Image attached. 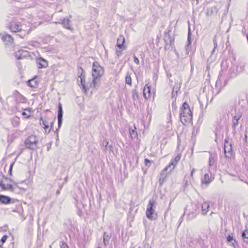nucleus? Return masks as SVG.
<instances>
[{
	"label": "nucleus",
	"mask_w": 248,
	"mask_h": 248,
	"mask_svg": "<svg viewBox=\"0 0 248 248\" xmlns=\"http://www.w3.org/2000/svg\"><path fill=\"white\" fill-rule=\"evenodd\" d=\"M132 98L133 100H135L137 99H139V96L138 93L136 89H133L132 91Z\"/></svg>",
	"instance_id": "obj_32"
},
{
	"label": "nucleus",
	"mask_w": 248,
	"mask_h": 248,
	"mask_svg": "<svg viewBox=\"0 0 248 248\" xmlns=\"http://www.w3.org/2000/svg\"><path fill=\"white\" fill-rule=\"evenodd\" d=\"M224 151L226 158H231L232 157V145L227 139L225 140Z\"/></svg>",
	"instance_id": "obj_8"
},
{
	"label": "nucleus",
	"mask_w": 248,
	"mask_h": 248,
	"mask_svg": "<svg viewBox=\"0 0 248 248\" xmlns=\"http://www.w3.org/2000/svg\"><path fill=\"white\" fill-rule=\"evenodd\" d=\"M0 187H1L3 190H9L11 191H14V187L11 184H7L5 186L3 183L2 181H1L0 182Z\"/></svg>",
	"instance_id": "obj_23"
},
{
	"label": "nucleus",
	"mask_w": 248,
	"mask_h": 248,
	"mask_svg": "<svg viewBox=\"0 0 248 248\" xmlns=\"http://www.w3.org/2000/svg\"><path fill=\"white\" fill-rule=\"evenodd\" d=\"M81 76L82 74L78 76V78L80 79V83L82 86V89L85 92L89 90L90 88L95 89L99 87L100 83V77H93V78L92 82L89 85H86Z\"/></svg>",
	"instance_id": "obj_3"
},
{
	"label": "nucleus",
	"mask_w": 248,
	"mask_h": 248,
	"mask_svg": "<svg viewBox=\"0 0 248 248\" xmlns=\"http://www.w3.org/2000/svg\"><path fill=\"white\" fill-rule=\"evenodd\" d=\"M25 110H28V111H29V112H30V108L26 109Z\"/></svg>",
	"instance_id": "obj_53"
},
{
	"label": "nucleus",
	"mask_w": 248,
	"mask_h": 248,
	"mask_svg": "<svg viewBox=\"0 0 248 248\" xmlns=\"http://www.w3.org/2000/svg\"><path fill=\"white\" fill-rule=\"evenodd\" d=\"M217 37L215 35L214 38H213V45H214V48L213 49V50L211 52L212 54H213V53L215 52V50L216 49V48L217 47Z\"/></svg>",
	"instance_id": "obj_34"
},
{
	"label": "nucleus",
	"mask_w": 248,
	"mask_h": 248,
	"mask_svg": "<svg viewBox=\"0 0 248 248\" xmlns=\"http://www.w3.org/2000/svg\"><path fill=\"white\" fill-rule=\"evenodd\" d=\"M15 56L16 58L18 60L23 59L30 56L29 52L21 49L15 52Z\"/></svg>",
	"instance_id": "obj_12"
},
{
	"label": "nucleus",
	"mask_w": 248,
	"mask_h": 248,
	"mask_svg": "<svg viewBox=\"0 0 248 248\" xmlns=\"http://www.w3.org/2000/svg\"><path fill=\"white\" fill-rule=\"evenodd\" d=\"M38 82L37 80V78H33L27 81V84L31 87L35 88L37 87Z\"/></svg>",
	"instance_id": "obj_25"
},
{
	"label": "nucleus",
	"mask_w": 248,
	"mask_h": 248,
	"mask_svg": "<svg viewBox=\"0 0 248 248\" xmlns=\"http://www.w3.org/2000/svg\"><path fill=\"white\" fill-rule=\"evenodd\" d=\"M103 241H104V243L105 245H107L106 242H107V241H108V240L107 239L106 237H104Z\"/></svg>",
	"instance_id": "obj_49"
},
{
	"label": "nucleus",
	"mask_w": 248,
	"mask_h": 248,
	"mask_svg": "<svg viewBox=\"0 0 248 248\" xmlns=\"http://www.w3.org/2000/svg\"><path fill=\"white\" fill-rule=\"evenodd\" d=\"M49 124V123L48 122L46 124H45L44 126H42L44 128V129L45 130L46 134H47V129L49 127V125H48Z\"/></svg>",
	"instance_id": "obj_42"
},
{
	"label": "nucleus",
	"mask_w": 248,
	"mask_h": 248,
	"mask_svg": "<svg viewBox=\"0 0 248 248\" xmlns=\"http://www.w3.org/2000/svg\"><path fill=\"white\" fill-rule=\"evenodd\" d=\"M136 127L134 126V129L129 128V134L132 139H136L138 137L137 132L135 131Z\"/></svg>",
	"instance_id": "obj_26"
},
{
	"label": "nucleus",
	"mask_w": 248,
	"mask_h": 248,
	"mask_svg": "<svg viewBox=\"0 0 248 248\" xmlns=\"http://www.w3.org/2000/svg\"><path fill=\"white\" fill-rule=\"evenodd\" d=\"M124 37L123 35H120L117 39L116 46L120 49H125V46L124 45Z\"/></svg>",
	"instance_id": "obj_18"
},
{
	"label": "nucleus",
	"mask_w": 248,
	"mask_h": 248,
	"mask_svg": "<svg viewBox=\"0 0 248 248\" xmlns=\"http://www.w3.org/2000/svg\"><path fill=\"white\" fill-rule=\"evenodd\" d=\"M50 148V145L49 146H48L47 148V151H49V149Z\"/></svg>",
	"instance_id": "obj_52"
},
{
	"label": "nucleus",
	"mask_w": 248,
	"mask_h": 248,
	"mask_svg": "<svg viewBox=\"0 0 248 248\" xmlns=\"http://www.w3.org/2000/svg\"><path fill=\"white\" fill-rule=\"evenodd\" d=\"M180 84L178 83H175V85L173 86L171 96L172 98H176L177 96L178 92L180 90Z\"/></svg>",
	"instance_id": "obj_20"
},
{
	"label": "nucleus",
	"mask_w": 248,
	"mask_h": 248,
	"mask_svg": "<svg viewBox=\"0 0 248 248\" xmlns=\"http://www.w3.org/2000/svg\"><path fill=\"white\" fill-rule=\"evenodd\" d=\"M245 64L244 63H240L237 67L236 72L241 73L244 70Z\"/></svg>",
	"instance_id": "obj_31"
},
{
	"label": "nucleus",
	"mask_w": 248,
	"mask_h": 248,
	"mask_svg": "<svg viewBox=\"0 0 248 248\" xmlns=\"http://www.w3.org/2000/svg\"><path fill=\"white\" fill-rule=\"evenodd\" d=\"M245 140L246 141L248 140V136L247 134H245Z\"/></svg>",
	"instance_id": "obj_50"
},
{
	"label": "nucleus",
	"mask_w": 248,
	"mask_h": 248,
	"mask_svg": "<svg viewBox=\"0 0 248 248\" xmlns=\"http://www.w3.org/2000/svg\"><path fill=\"white\" fill-rule=\"evenodd\" d=\"M200 207L195 203H190L187 205L184 209V215L187 216V220H191L196 217L199 213Z\"/></svg>",
	"instance_id": "obj_2"
},
{
	"label": "nucleus",
	"mask_w": 248,
	"mask_h": 248,
	"mask_svg": "<svg viewBox=\"0 0 248 248\" xmlns=\"http://www.w3.org/2000/svg\"><path fill=\"white\" fill-rule=\"evenodd\" d=\"M209 203L208 202H204L202 205V213L204 216L206 215L209 208Z\"/></svg>",
	"instance_id": "obj_22"
},
{
	"label": "nucleus",
	"mask_w": 248,
	"mask_h": 248,
	"mask_svg": "<svg viewBox=\"0 0 248 248\" xmlns=\"http://www.w3.org/2000/svg\"><path fill=\"white\" fill-rule=\"evenodd\" d=\"M80 70H81V71H82V72H83V69H82V68L81 67H80Z\"/></svg>",
	"instance_id": "obj_56"
},
{
	"label": "nucleus",
	"mask_w": 248,
	"mask_h": 248,
	"mask_svg": "<svg viewBox=\"0 0 248 248\" xmlns=\"http://www.w3.org/2000/svg\"><path fill=\"white\" fill-rule=\"evenodd\" d=\"M185 215H184V214H183V215L179 218V221H178V227H179L180 226L181 224L182 223V222L183 221V218H184V217Z\"/></svg>",
	"instance_id": "obj_40"
},
{
	"label": "nucleus",
	"mask_w": 248,
	"mask_h": 248,
	"mask_svg": "<svg viewBox=\"0 0 248 248\" xmlns=\"http://www.w3.org/2000/svg\"><path fill=\"white\" fill-rule=\"evenodd\" d=\"M242 237L244 241L248 244V231L245 230L242 233Z\"/></svg>",
	"instance_id": "obj_30"
},
{
	"label": "nucleus",
	"mask_w": 248,
	"mask_h": 248,
	"mask_svg": "<svg viewBox=\"0 0 248 248\" xmlns=\"http://www.w3.org/2000/svg\"><path fill=\"white\" fill-rule=\"evenodd\" d=\"M218 82V80H217V84Z\"/></svg>",
	"instance_id": "obj_59"
},
{
	"label": "nucleus",
	"mask_w": 248,
	"mask_h": 248,
	"mask_svg": "<svg viewBox=\"0 0 248 248\" xmlns=\"http://www.w3.org/2000/svg\"><path fill=\"white\" fill-rule=\"evenodd\" d=\"M12 124L14 127H16L19 125L20 124L19 118L17 117L13 118L12 120Z\"/></svg>",
	"instance_id": "obj_28"
},
{
	"label": "nucleus",
	"mask_w": 248,
	"mask_h": 248,
	"mask_svg": "<svg viewBox=\"0 0 248 248\" xmlns=\"http://www.w3.org/2000/svg\"><path fill=\"white\" fill-rule=\"evenodd\" d=\"M181 157L180 155H176L174 159H172L170 164L168 166H170V169L169 170V172H171L175 168L177 162L180 160Z\"/></svg>",
	"instance_id": "obj_17"
},
{
	"label": "nucleus",
	"mask_w": 248,
	"mask_h": 248,
	"mask_svg": "<svg viewBox=\"0 0 248 248\" xmlns=\"http://www.w3.org/2000/svg\"><path fill=\"white\" fill-rule=\"evenodd\" d=\"M36 63L39 68H46L48 66L47 61L42 57L37 59Z\"/></svg>",
	"instance_id": "obj_16"
},
{
	"label": "nucleus",
	"mask_w": 248,
	"mask_h": 248,
	"mask_svg": "<svg viewBox=\"0 0 248 248\" xmlns=\"http://www.w3.org/2000/svg\"><path fill=\"white\" fill-rule=\"evenodd\" d=\"M191 44V32L189 25H188V31L187 33V42L185 46V50L186 54H188L190 51L189 46Z\"/></svg>",
	"instance_id": "obj_14"
},
{
	"label": "nucleus",
	"mask_w": 248,
	"mask_h": 248,
	"mask_svg": "<svg viewBox=\"0 0 248 248\" xmlns=\"http://www.w3.org/2000/svg\"><path fill=\"white\" fill-rule=\"evenodd\" d=\"M152 163V161L149 160L148 158L144 159V164H145V166H146L148 168L151 166Z\"/></svg>",
	"instance_id": "obj_35"
},
{
	"label": "nucleus",
	"mask_w": 248,
	"mask_h": 248,
	"mask_svg": "<svg viewBox=\"0 0 248 248\" xmlns=\"http://www.w3.org/2000/svg\"><path fill=\"white\" fill-rule=\"evenodd\" d=\"M60 189H58V190H57V191H56V194H57V195H58V194H60Z\"/></svg>",
	"instance_id": "obj_51"
},
{
	"label": "nucleus",
	"mask_w": 248,
	"mask_h": 248,
	"mask_svg": "<svg viewBox=\"0 0 248 248\" xmlns=\"http://www.w3.org/2000/svg\"><path fill=\"white\" fill-rule=\"evenodd\" d=\"M170 31L171 30L170 27H168L165 31L163 39L165 42L164 49L166 50L170 49L174 45V38L173 36H170Z\"/></svg>",
	"instance_id": "obj_4"
},
{
	"label": "nucleus",
	"mask_w": 248,
	"mask_h": 248,
	"mask_svg": "<svg viewBox=\"0 0 248 248\" xmlns=\"http://www.w3.org/2000/svg\"><path fill=\"white\" fill-rule=\"evenodd\" d=\"M11 198L6 195H0V203L8 204L11 203Z\"/></svg>",
	"instance_id": "obj_19"
},
{
	"label": "nucleus",
	"mask_w": 248,
	"mask_h": 248,
	"mask_svg": "<svg viewBox=\"0 0 248 248\" xmlns=\"http://www.w3.org/2000/svg\"><path fill=\"white\" fill-rule=\"evenodd\" d=\"M170 169V166H167L161 172L159 178V183L160 186H162L166 181L168 173H170L169 172Z\"/></svg>",
	"instance_id": "obj_9"
},
{
	"label": "nucleus",
	"mask_w": 248,
	"mask_h": 248,
	"mask_svg": "<svg viewBox=\"0 0 248 248\" xmlns=\"http://www.w3.org/2000/svg\"><path fill=\"white\" fill-rule=\"evenodd\" d=\"M155 204V202L154 200H150L146 211L147 217L152 220L156 219L157 217V215L153 208Z\"/></svg>",
	"instance_id": "obj_6"
},
{
	"label": "nucleus",
	"mask_w": 248,
	"mask_h": 248,
	"mask_svg": "<svg viewBox=\"0 0 248 248\" xmlns=\"http://www.w3.org/2000/svg\"><path fill=\"white\" fill-rule=\"evenodd\" d=\"M147 90V92L150 93V91H151V86L150 85H149L148 84H146L144 88V89H143V96L144 97V98L145 99L147 98V96H146V90Z\"/></svg>",
	"instance_id": "obj_29"
},
{
	"label": "nucleus",
	"mask_w": 248,
	"mask_h": 248,
	"mask_svg": "<svg viewBox=\"0 0 248 248\" xmlns=\"http://www.w3.org/2000/svg\"><path fill=\"white\" fill-rule=\"evenodd\" d=\"M172 107H173L174 106H175V104H174V102H173L172 104Z\"/></svg>",
	"instance_id": "obj_54"
},
{
	"label": "nucleus",
	"mask_w": 248,
	"mask_h": 248,
	"mask_svg": "<svg viewBox=\"0 0 248 248\" xmlns=\"http://www.w3.org/2000/svg\"><path fill=\"white\" fill-rule=\"evenodd\" d=\"M7 238V236L6 235L2 236V237L1 238V240H0L1 244H3L4 243H5Z\"/></svg>",
	"instance_id": "obj_43"
},
{
	"label": "nucleus",
	"mask_w": 248,
	"mask_h": 248,
	"mask_svg": "<svg viewBox=\"0 0 248 248\" xmlns=\"http://www.w3.org/2000/svg\"><path fill=\"white\" fill-rule=\"evenodd\" d=\"M47 123L48 122L46 120H44L42 117H40L39 123L41 126H43Z\"/></svg>",
	"instance_id": "obj_36"
},
{
	"label": "nucleus",
	"mask_w": 248,
	"mask_h": 248,
	"mask_svg": "<svg viewBox=\"0 0 248 248\" xmlns=\"http://www.w3.org/2000/svg\"><path fill=\"white\" fill-rule=\"evenodd\" d=\"M133 58L134 62L137 64H139V59L135 55H134Z\"/></svg>",
	"instance_id": "obj_44"
},
{
	"label": "nucleus",
	"mask_w": 248,
	"mask_h": 248,
	"mask_svg": "<svg viewBox=\"0 0 248 248\" xmlns=\"http://www.w3.org/2000/svg\"><path fill=\"white\" fill-rule=\"evenodd\" d=\"M215 162V161L214 156L212 155H210L209 157L208 165L210 167H212L214 165Z\"/></svg>",
	"instance_id": "obj_33"
},
{
	"label": "nucleus",
	"mask_w": 248,
	"mask_h": 248,
	"mask_svg": "<svg viewBox=\"0 0 248 248\" xmlns=\"http://www.w3.org/2000/svg\"><path fill=\"white\" fill-rule=\"evenodd\" d=\"M212 180L213 179H212L211 176H209L208 173H205L204 178L202 179V183L205 185H208L211 183Z\"/></svg>",
	"instance_id": "obj_24"
},
{
	"label": "nucleus",
	"mask_w": 248,
	"mask_h": 248,
	"mask_svg": "<svg viewBox=\"0 0 248 248\" xmlns=\"http://www.w3.org/2000/svg\"><path fill=\"white\" fill-rule=\"evenodd\" d=\"M125 83L126 84H127L128 85H129L130 86H131L132 79L131 78V74L129 72H127L126 73V76L125 78Z\"/></svg>",
	"instance_id": "obj_27"
},
{
	"label": "nucleus",
	"mask_w": 248,
	"mask_h": 248,
	"mask_svg": "<svg viewBox=\"0 0 248 248\" xmlns=\"http://www.w3.org/2000/svg\"><path fill=\"white\" fill-rule=\"evenodd\" d=\"M121 52H122V51H121V50H116V55H117L118 56H119L120 55H121Z\"/></svg>",
	"instance_id": "obj_48"
},
{
	"label": "nucleus",
	"mask_w": 248,
	"mask_h": 248,
	"mask_svg": "<svg viewBox=\"0 0 248 248\" xmlns=\"http://www.w3.org/2000/svg\"><path fill=\"white\" fill-rule=\"evenodd\" d=\"M62 117H63V110L62 108V105L61 103L58 104V129L56 130V132L58 130L62 124Z\"/></svg>",
	"instance_id": "obj_11"
},
{
	"label": "nucleus",
	"mask_w": 248,
	"mask_h": 248,
	"mask_svg": "<svg viewBox=\"0 0 248 248\" xmlns=\"http://www.w3.org/2000/svg\"><path fill=\"white\" fill-rule=\"evenodd\" d=\"M59 23L62 25L63 27L65 29L70 31L72 30L71 26L70 25V20L68 18L65 17L62 19H60Z\"/></svg>",
	"instance_id": "obj_15"
},
{
	"label": "nucleus",
	"mask_w": 248,
	"mask_h": 248,
	"mask_svg": "<svg viewBox=\"0 0 248 248\" xmlns=\"http://www.w3.org/2000/svg\"><path fill=\"white\" fill-rule=\"evenodd\" d=\"M18 99L22 103H24L26 101V98L21 94H19Z\"/></svg>",
	"instance_id": "obj_37"
},
{
	"label": "nucleus",
	"mask_w": 248,
	"mask_h": 248,
	"mask_svg": "<svg viewBox=\"0 0 248 248\" xmlns=\"http://www.w3.org/2000/svg\"><path fill=\"white\" fill-rule=\"evenodd\" d=\"M229 174H230L231 176H234L233 174H231V173H230Z\"/></svg>",
	"instance_id": "obj_55"
},
{
	"label": "nucleus",
	"mask_w": 248,
	"mask_h": 248,
	"mask_svg": "<svg viewBox=\"0 0 248 248\" xmlns=\"http://www.w3.org/2000/svg\"><path fill=\"white\" fill-rule=\"evenodd\" d=\"M179 117L181 122L185 125L190 123L192 120V112L186 102H185L180 108Z\"/></svg>",
	"instance_id": "obj_1"
},
{
	"label": "nucleus",
	"mask_w": 248,
	"mask_h": 248,
	"mask_svg": "<svg viewBox=\"0 0 248 248\" xmlns=\"http://www.w3.org/2000/svg\"><path fill=\"white\" fill-rule=\"evenodd\" d=\"M1 40L3 42H5L6 45L12 43L14 41L13 38L11 37V35L9 34H6L5 35L2 36L1 37Z\"/></svg>",
	"instance_id": "obj_21"
},
{
	"label": "nucleus",
	"mask_w": 248,
	"mask_h": 248,
	"mask_svg": "<svg viewBox=\"0 0 248 248\" xmlns=\"http://www.w3.org/2000/svg\"><path fill=\"white\" fill-rule=\"evenodd\" d=\"M148 248H151V247H149L148 245L147 246Z\"/></svg>",
	"instance_id": "obj_57"
},
{
	"label": "nucleus",
	"mask_w": 248,
	"mask_h": 248,
	"mask_svg": "<svg viewBox=\"0 0 248 248\" xmlns=\"http://www.w3.org/2000/svg\"><path fill=\"white\" fill-rule=\"evenodd\" d=\"M227 240L228 242H231L232 240H233V237L232 235H229L227 237Z\"/></svg>",
	"instance_id": "obj_41"
},
{
	"label": "nucleus",
	"mask_w": 248,
	"mask_h": 248,
	"mask_svg": "<svg viewBox=\"0 0 248 248\" xmlns=\"http://www.w3.org/2000/svg\"><path fill=\"white\" fill-rule=\"evenodd\" d=\"M38 139L33 135L29 136L25 140L24 144L27 148L31 150H35L37 148Z\"/></svg>",
	"instance_id": "obj_5"
},
{
	"label": "nucleus",
	"mask_w": 248,
	"mask_h": 248,
	"mask_svg": "<svg viewBox=\"0 0 248 248\" xmlns=\"http://www.w3.org/2000/svg\"><path fill=\"white\" fill-rule=\"evenodd\" d=\"M22 115L24 116L25 118H28L30 116V114H27L25 112L23 111L22 113Z\"/></svg>",
	"instance_id": "obj_45"
},
{
	"label": "nucleus",
	"mask_w": 248,
	"mask_h": 248,
	"mask_svg": "<svg viewBox=\"0 0 248 248\" xmlns=\"http://www.w3.org/2000/svg\"><path fill=\"white\" fill-rule=\"evenodd\" d=\"M7 27L12 32L21 31L22 30L21 25L14 22H9Z\"/></svg>",
	"instance_id": "obj_13"
},
{
	"label": "nucleus",
	"mask_w": 248,
	"mask_h": 248,
	"mask_svg": "<svg viewBox=\"0 0 248 248\" xmlns=\"http://www.w3.org/2000/svg\"><path fill=\"white\" fill-rule=\"evenodd\" d=\"M9 180L11 182L13 181L11 179H9Z\"/></svg>",
	"instance_id": "obj_58"
},
{
	"label": "nucleus",
	"mask_w": 248,
	"mask_h": 248,
	"mask_svg": "<svg viewBox=\"0 0 248 248\" xmlns=\"http://www.w3.org/2000/svg\"><path fill=\"white\" fill-rule=\"evenodd\" d=\"M15 162H13L10 164L9 170V173L10 175H12V169L13 166L14 165Z\"/></svg>",
	"instance_id": "obj_39"
},
{
	"label": "nucleus",
	"mask_w": 248,
	"mask_h": 248,
	"mask_svg": "<svg viewBox=\"0 0 248 248\" xmlns=\"http://www.w3.org/2000/svg\"><path fill=\"white\" fill-rule=\"evenodd\" d=\"M242 117V114L240 112L236 113L232 120V133H236V127L239 124V120Z\"/></svg>",
	"instance_id": "obj_10"
},
{
	"label": "nucleus",
	"mask_w": 248,
	"mask_h": 248,
	"mask_svg": "<svg viewBox=\"0 0 248 248\" xmlns=\"http://www.w3.org/2000/svg\"><path fill=\"white\" fill-rule=\"evenodd\" d=\"M104 74V69L99 63L95 61L93 62L92 67L93 77H101Z\"/></svg>",
	"instance_id": "obj_7"
},
{
	"label": "nucleus",
	"mask_w": 248,
	"mask_h": 248,
	"mask_svg": "<svg viewBox=\"0 0 248 248\" xmlns=\"http://www.w3.org/2000/svg\"><path fill=\"white\" fill-rule=\"evenodd\" d=\"M53 123H54L53 122H52L50 123V128L49 129L48 131H47V134H48L50 132L51 130L53 129Z\"/></svg>",
	"instance_id": "obj_46"
},
{
	"label": "nucleus",
	"mask_w": 248,
	"mask_h": 248,
	"mask_svg": "<svg viewBox=\"0 0 248 248\" xmlns=\"http://www.w3.org/2000/svg\"><path fill=\"white\" fill-rule=\"evenodd\" d=\"M60 247L61 248H69L67 244L63 241L61 242Z\"/></svg>",
	"instance_id": "obj_38"
},
{
	"label": "nucleus",
	"mask_w": 248,
	"mask_h": 248,
	"mask_svg": "<svg viewBox=\"0 0 248 248\" xmlns=\"http://www.w3.org/2000/svg\"><path fill=\"white\" fill-rule=\"evenodd\" d=\"M196 171V170L194 169V168H193L191 171V172H190V176L191 177H193V173L194 172Z\"/></svg>",
	"instance_id": "obj_47"
}]
</instances>
